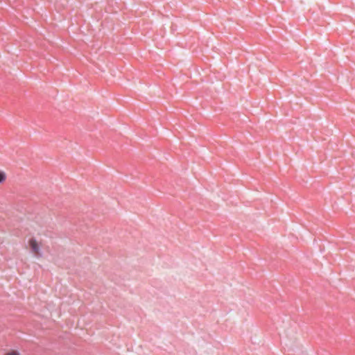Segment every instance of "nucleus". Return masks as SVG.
I'll return each mask as SVG.
<instances>
[{
	"mask_svg": "<svg viewBox=\"0 0 355 355\" xmlns=\"http://www.w3.org/2000/svg\"><path fill=\"white\" fill-rule=\"evenodd\" d=\"M6 355H20L19 353L17 351H12L9 353H7Z\"/></svg>",
	"mask_w": 355,
	"mask_h": 355,
	"instance_id": "nucleus-3",
	"label": "nucleus"
},
{
	"mask_svg": "<svg viewBox=\"0 0 355 355\" xmlns=\"http://www.w3.org/2000/svg\"><path fill=\"white\" fill-rule=\"evenodd\" d=\"M6 180V174L0 171V184L2 183Z\"/></svg>",
	"mask_w": 355,
	"mask_h": 355,
	"instance_id": "nucleus-2",
	"label": "nucleus"
},
{
	"mask_svg": "<svg viewBox=\"0 0 355 355\" xmlns=\"http://www.w3.org/2000/svg\"><path fill=\"white\" fill-rule=\"evenodd\" d=\"M29 245L31 247V251L36 256H41L40 252V247L38 245L37 241L35 239L32 238L29 240Z\"/></svg>",
	"mask_w": 355,
	"mask_h": 355,
	"instance_id": "nucleus-1",
	"label": "nucleus"
}]
</instances>
